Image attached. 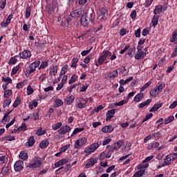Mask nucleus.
<instances>
[{"mask_svg":"<svg viewBox=\"0 0 177 177\" xmlns=\"http://www.w3.org/2000/svg\"><path fill=\"white\" fill-rule=\"evenodd\" d=\"M46 133V131L45 130H42V127H39L37 131H36V135L37 136H42Z\"/></svg>","mask_w":177,"mask_h":177,"instance_id":"obj_35","label":"nucleus"},{"mask_svg":"<svg viewBox=\"0 0 177 177\" xmlns=\"http://www.w3.org/2000/svg\"><path fill=\"white\" fill-rule=\"evenodd\" d=\"M34 93V90H32V88L31 86H28L27 88V95H32V93Z\"/></svg>","mask_w":177,"mask_h":177,"instance_id":"obj_62","label":"nucleus"},{"mask_svg":"<svg viewBox=\"0 0 177 177\" xmlns=\"http://www.w3.org/2000/svg\"><path fill=\"white\" fill-rule=\"evenodd\" d=\"M31 51L28 50H24L22 53H19L20 59L27 60L31 57Z\"/></svg>","mask_w":177,"mask_h":177,"instance_id":"obj_10","label":"nucleus"},{"mask_svg":"<svg viewBox=\"0 0 177 177\" xmlns=\"http://www.w3.org/2000/svg\"><path fill=\"white\" fill-rule=\"evenodd\" d=\"M57 70H59V66H51L49 69L50 75H56V74H57Z\"/></svg>","mask_w":177,"mask_h":177,"instance_id":"obj_22","label":"nucleus"},{"mask_svg":"<svg viewBox=\"0 0 177 177\" xmlns=\"http://www.w3.org/2000/svg\"><path fill=\"white\" fill-rule=\"evenodd\" d=\"M39 80L41 82H42L43 84H45V81L48 80V77H46V74L43 73L40 75V77H39Z\"/></svg>","mask_w":177,"mask_h":177,"instance_id":"obj_44","label":"nucleus"},{"mask_svg":"<svg viewBox=\"0 0 177 177\" xmlns=\"http://www.w3.org/2000/svg\"><path fill=\"white\" fill-rule=\"evenodd\" d=\"M61 106H63V102L62 101V100H55V107H60Z\"/></svg>","mask_w":177,"mask_h":177,"instance_id":"obj_53","label":"nucleus"},{"mask_svg":"<svg viewBox=\"0 0 177 177\" xmlns=\"http://www.w3.org/2000/svg\"><path fill=\"white\" fill-rule=\"evenodd\" d=\"M31 120H34L35 121H37V120H39V115L37 112H35L32 114Z\"/></svg>","mask_w":177,"mask_h":177,"instance_id":"obj_56","label":"nucleus"},{"mask_svg":"<svg viewBox=\"0 0 177 177\" xmlns=\"http://www.w3.org/2000/svg\"><path fill=\"white\" fill-rule=\"evenodd\" d=\"M85 129H84V127H81V128H76L75 129V130L73 131L71 136H73V135H77V133H79V132H82V131H84Z\"/></svg>","mask_w":177,"mask_h":177,"instance_id":"obj_43","label":"nucleus"},{"mask_svg":"<svg viewBox=\"0 0 177 177\" xmlns=\"http://www.w3.org/2000/svg\"><path fill=\"white\" fill-rule=\"evenodd\" d=\"M2 81L6 82V85H9V84H12V78L7 77H3Z\"/></svg>","mask_w":177,"mask_h":177,"instance_id":"obj_54","label":"nucleus"},{"mask_svg":"<svg viewBox=\"0 0 177 177\" xmlns=\"http://www.w3.org/2000/svg\"><path fill=\"white\" fill-rule=\"evenodd\" d=\"M121 146H122V141H118L111 146V149L112 151H117Z\"/></svg>","mask_w":177,"mask_h":177,"instance_id":"obj_17","label":"nucleus"},{"mask_svg":"<svg viewBox=\"0 0 177 177\" xmlns=\"http://www.w3.org/2000/svg\"><path fill=\"white\" fill-rule=\"evenodd\" d=\"M175 160H177V153H170V154L166 156L164 159L163 167L165 165H171L172 164V162H174V161H175Z\"/></svg>","mask_w":177,"mask_h":177,"instance_id":"obj_4","label":"nucleus"},{"mask_svg":"<svg viewBox=\"0 0 177 177\" xmlns=\"http://www.w3.org/2000/svg\"><path fill=\"white\" fill-rule=\"evenodd\" d=\"M132 80H133V77L131 76L125 80H120V85H125L126 84H128V82H130V81H132Z\"/></svg>","mask_w":177,"mask_h":177,"instance_id":"obj_36","label":"nucleus"},{"mask_svg":"<svg viewBox=\"0 0 177 177\" xmlns=\"http://www.w3.org/2000/svg\"><path fill=\"white\" fill-rule=\"evenodd\" d=\"M77 78H78V76L77 75H72L71 80L68 81V84H71L75 82V81H77Z\"/></svg>","mask_w":177,"mask_h":177,"instance_id":"obj_55","label":"nucleus"},{"mask_svg":"<svg viewBox=\"0 0 177 177\" xmlns=\"http://www.w3.org/2000/svg\"><path fill=\"white\" fill-rule=\"evenodd\" d=\"M21 103V99H20L19 97H17V99L15 100L12 106L16 109L17 106H19Z\"/></svg>","mask_w":177,"mask_h":177,"instance_id":"obj_47","label":"nucleus"},{"mask_svg":"<svg viewBox=\"0 0 177 177\" xmlns=\"http://www.w3.org/2000/svg\"><path fill=\"white\" fill-rule=\"evenodd\" d=\"M145 169L138 170L136 173L134 174L133 177L143 176V175L145 174Z\"/></svg>","mask_w":177,"mask_h":177,"instance_id":"obj_37","label":"nucleus"},{"mask_svg":"<svg viewBox=\"0 0 177 177\" xmlns=\"http://www.w3.org/2000/svg\"><path fill=\"white\" fill-rule=\"evenodd\" d=\"M114 114H115V109H111L108 111L106 113V121H110L113 117Z\"/></svg>","mask_w":177,"mask_h":177,"instance_id":"obj_20","label":"nucleus"},{"mask_svg":"<svg viewBox=\"0 0 177 177\" xmlns=\"http://www.w3.org/2000/svg\"><path fill=\"white\" fill-rule=\"evenodd\" d=\"M147 55V53H146L145 51H137L134 56V59H136V60H143Z\"/></svg>","mask_w":177,"mask_h":177,"instance_id":"obj_13","label":"nucleus"},{"mask_svg":"<svg viewBox=\"0 0 177 177\" xmlns=\"http://www.w3.org/2000/svg\"><path fill=\"white\" fill-rule=\"evenodd\" d=\"M100 146V144L99 142H94L85 148L84 153L88 155L92 154V153H95L99 149Z\"/></svg>","mask_w":177,"mask_h":177,"instance_id":"obj_3","label":"nucleus"},{"mask_svg":"<svg viewBox=\"0 0 177 177\" xmlns=\"http://www.w3.org/2000/svg\"><path fill=\"white\" fill-rule=\"evenodd\" d=\"M158 19H160V17H158V15H154L151 19V24L153 27H156V26H157V24H158Z\"/></svg>","mask_w":177,"mask_h":177,"instance_id":"obj_29","label":"nucleus"},{"mask_svg":"<svg viewBox=\"0 0 177 177\" xmlns=\"http://www.w3.org/2000/svg\"><path fill=\"white\" fill-rule=\"evenodd\" d=\"M73 17H72L71 13H70L68 17L65 18V20H66L65 26H68L70 24V22L73 20Z\"/></svg>","mask_w":177,"mask_h":177,"instance_id":"obj_48","label":"nucleus"},{"mask_svg":"<svg viewBox=\"0 0 177 177\" xmlns=\"http://www.w3.org/2000/svg\"><path fill=\"white\" fill-rule=\"evenodd\" d=\"M88 142V138L86 137H81L75 140L74 144V149H80L82 147Z\"/></svg>","mask_w":177,"mask_h":177,"instance_id":"obj_5","label":"nucleus"},{"mask_svg":"<svg viewBox=\"0 0 177 177\" xmlns=\"http://www.w3.org/2000/svg\"><path fill=\"white\" fill-rule=\"evenodd\" d=\"M150 103H151V100L148 99L146 101H144L143 102L140 104L138 105V107H139V109H142V107H146V106H149V104H150Z\"/></svg>","mask_w":177,"mask_h":177,"instance_id":"obj_25","label":"nucleus"},{"mask_svg":"<svg viewBox=\"0 0 177 177\" xmlns=\"http://www.w3.org/2000/svg\"><path fill=\"white\" fill-rule=\"evenodd\" d=\"M75 99V97H74L73 95H71V96L66 97L65 99L64 102H65L66 104H68V105L71 104L74 102Z\"/></svg>","mask_w":177,"mask_h":177,"instance_id":"obj_28","label":"nucleus"},{"mask_svg":"<svg viewBox=\"0 0 177 177\" xmlns=\"http://www.w3.org/2000/svg\"><path fill=\"white\" fill-rule=\"evenodd\" d=\"M177 106V101H174L169 106V109H175V107H176Z\"/></svg>","mask_w":177,"mask_h":177,"instance_id":"obj_64","label":"nucleus"},{"mask_svg":"<svg viewBox=\"0 0 177 177\" xmlns=\"http://www.w3.org/2000/svg\"><path fill=\"white\" fill-rule=\"evenodd\" d=\"M150 85H151V82L149 81L140 88V92H144V91H146V89H147Z\"/></svg>","mask_w":177,"mask_h":177,"instance_id":"obj_50","label":"nucleus"},{"mask_svg":"<svg viewBox=\"0 0 177 177\" xmlns=\"http://www.w3.org/2000/svg\"><path fill=\"white\" fill-rule=\"evenodd\" d=\"M19 157V158H21V160H24V161H26V160L28 158V153H27V151H22L20 152Z\"/></svg>","mask_w":177,"mask_h":177,"instance_id":"obj_23","label":"nucleus"},{"mask_svg":"<svg viewBox=\"0 0 177 177\" xmlns=\"http://www.w3.org/2000/svg\"><path fill=\"white\" fill-rule=\"evenodd\" d=\"M142 99H143V93H139L134 97L133 101L139 103V102L141 101Z\"/></svg>","mask_w":177,"mask_h":177,"instance_id":"obj_34","label":"nucleus"},{"mask_svg":"<svg viewBox=\"0 0 177 177\" xmlns=\"http://www.w3.org/2000/svg\"><path fill=\"white\" fill-rule=\"evenodd\" d=\"M70 147V145H66L61 148H59L60 153H64L67 149H68Z\"/></svg>","mask_w":177,"mask_h":177,"instance_id":"obj_58","label":"nucleus"},{"mask_svg":"<svg viewBox=\"0 0 177 177\" xmlns=\"http://www.w3.org/2000/svg\"><path fill=\"white\" fill-rule=\"evenodd\" d=\"M127 100H123L122 101H120L118 103H115V106H124V104H127Z\"/></svg>","mask_w":177,"mask_h":177,"instance_id":"obj_63","label":"nucleus"},{"mask_svg":"<svg viewBox=\"0 0 177 177\" xmlns=\"http://www.w3.org/2000/svg\"><path fill=\"white\" fill-rule=\"evenodd\" d=\"M164 88H165V84L158 83V85L156 87L150 91L149 95H151L152 97H157V96L162 92V89H164Z\"/></svg>","mask_w":177,"mask_h":177,"instance_id":"obj_1","label":"nucleus"},{"mask_svg":"<svg viewBox=\"0 0 177 177\" xmlns=\"http://www.w3.org/2000/svg\"><path fill=\"white\" fill-rule=\"evenodd\" d=\"M109 55H110V52L109 51H104L102 53L101 56L98 58V64H100V66H101V64L104 63V60L107 59V57L109 56Z\"/></svg>","mask_w":177,"mask_h":177,"instance_id":"obj_12","label":"nucleus"},{"mask_svg":"<svg viewBox=\"0 0 177 177\" xmlns=\"http://www.w3.org/2000/svg\"><path fill=\"white\" fill-rule=\"evenodd\" d=\"M162 12V6H156L153 10V15H160Z\"/></svg>","mask_w":177,"mask_h":177,"instance_id":"obj_30","label":"nucleus"},{"mask_svg":"<svg viewBox=\"0 0 177 177\" xmlns=\"http://www.w3.org/2000/svg\"><path fill=\"white\" fill-rule=\"evenodd\" d=\"M129 156H130V155L128 154V155H126V156H124L120 158V161H122V160H126L123 162V164H124V165H127V164H129V162H131V159L128 158V157H129Z\"/></svg>","mask_w":177,"mask_h":177,"instance_id":"obj_27","label":"nucleus"},{"mask_svg":"<svg viewBox=\"0 0 177 177\" xmlns=\"http://www.w3.org/2000/svg\"><path fill=\"white\" fill-rule=\"evenodd\" d=\"M85 12H84V10L79 8L77 10H74L73 12H71V16L75 17V16L77 17H80V16H82L83 15H84Z\"/></svg>","mask_w":177,"mask_h":177,"instance_id":"obj_14","label":"nucleus"},{"mask_svg":"<svg viewBox=\"0 0 177 177\" xmlns=\"http://www.w3.org/2000/svg\"><path fill=\"white\" fill-rule=\"evenodd\" d=\"M24 168V162L21 160H17L14 165V169L15 172H21Z\"/></svg>","mask_w":177,"mask_h":177,"instance_id":"obj_6","label":"nucleus"},{"mask_svg":"<svg viewBox=\"0 0 177 177\" xmlns=\"http://www.w3.org/2000/svg\"><path fill=\"white\" fill-rule=\"evenodd\" d=\"M86 103H88V99L80 97L79 102H77V106L78 109H84V107H86Z\"/></svg>","mask_w":177,"mask_h":177,"instance_id":"obj_11","label":"nucleus"},{"mask_svg":"<svg viewBox=\"0 0 177 177\" xmlns=\"http://www.w3.org/2000/svg\"><path fill=\"white\" fill-rule=\"evenodd\" d=\"M34 143H35V139H34V136L30 137L28 141V145L29 147H31V146H33Z\"/></svg>","mask_w":177,"mask_h":177,"instance_id":"obj_46","label":"nucleus"},{"mask_svg":"<svg viewBox=\"0 0 177 177\" xmlns=\"http://www.w3.org/2000/svg\"><path fill=\"white\" fill-rule=\"evenodd\" d=\"M113 131H114V127L111 125L104 126L102 128V131L104 133H111Z\"/></svg>","mask_w":177,"mask_h":177,"instance_id":"obj_16","label":"nucleus"},{"mask_svg":"<svg viewBox=\"0 0 177 177\" xmlns=\"http://www.w3.org/2000/svg\"><path fill=\"white\" fill-rule=\"evenodd\" d=\"M86 15H88V12H85L81 17V24L83 27H86L89 24V20L86 18Z\"/></svg>","mask_w":177,"mask_h":177,"instance_id":"obj_15","label":"nucleus"},{"mask_svg":"<svg viewBox=\"0 0 177 177\" xmlns=\"http://www.w3.org/2000/svg\"><path fill=\"white\" fill-rule=\"evenodd\" d=\"M107 13V10L106 8H102L100 12V15L98 16V19L102 20V19H104V16Z\"/></svg>","mask_w":177,"mask_h":177,"instance_id":"obj_26","label":"nucleus"},{"mask_svg":"<svg viewBox=\"0 0 177 177\" xmlns=\"http://www.w3.org/2000/svg\"><path fill=\"white\" fill-rule=\"evenodd\" d=\"M39 64H41L40 61H35V62L30 64L29 65V74H31L32 73H34L37 70V67H39Z\"/></svg>","mask_w":177,"mask_h":177,"instance_id":"obj_9","label":"nucleus"},{"mask_svg":"<svg viewBox=\"0 0 177 177\" xmlns=\"http://www.w3.org/2000/svg\"><path fill=\"white\" fill-rule=\"evenodd\" d=\"M67 71H68V65H65L61 69L59 77L64 75V74H66Z\"/></svg>","mask_w":177,"mask_h":177,"instance_id":"obj_33","label":"nucleus"},{"mask_svg":"<svg viewBox=\"0 0 177 177\" xmlns=\"http://www.w3.org/2000/svg\"><path fill=\"white\" fill-rule=\"evenodd\" d=\"M17 57H19V55H15L10 59L11 64H16L17 63Z\"/></svg>","mask_w":177,"mask_h":177,"instance_id":"obj_59","label":"nucleus"},{"mask_svg":"<svg viewBox=\"0 0 177 177\" xmlns=\"http://www.w3.org/2000/svg\"><path fill=\"white\" fill-rule=\"evenodd\" d=\"M12 113V111L7 112L4 116L3 118L2 119V122H8L9 121V115Z\"/></svg>","mask_w":177,"mask_h":177,"instance_id":"obj_45","label":"nucleus"},{"mask_svg":"<svg viewBox=\"0 0 177 177\" xmlns=\"http://www.w3.org/2000/svg\"><path fill=\"white\" fill-rule=\"evenodd\" d=\"M26 131H27V125L26 124V123H22V124L16 130L14 129V131H12L16 133V132H26Z\"/></svg>","mask_w":177,"mask_h":177,"instance_id":"obj_21","label":"nucleus"},{"mask_svg":"<svg viewBox=\"0 0 177 177\" xmlns=\"http://www.w3.org/2000/svg\"><path fill=\"white\" fill-rule=\"evenodd\" d=\"M12 19H13V15H8V17L6 19V21L1 23L2 27H4L5 28H6V27H8L9 24H10V21L12 20Z\"/></svg>","mask_w":177,"mask_h":177,"instance_id":"obj_19","label":"nucleus"},{"mask_svg":"<svg viewBox=\"0 0 177 177\" xmlns=\"http://www.w3.org/2000/svg\"><path fill=\"white\" fill-rule=\"evenodd\" d=\"M8 174H9V167L5 166L1 169V175H3V176H6V175H8Z\"/></svg>","mask_w":177,"mask_h":177,"instance_id":"obj_39","label":"nucleus"},{"mask_svg":"<svg viewBox=\"0 0 177 177\" xmlns=\"http://www.w3.org/2000/svg\"><path fill=\"white\" fill-rule=\"evenodd\" d=\"M59 135H65V133H68L71 132V127L68 125L61 126L60 129L57 131Z\"/></svg>","mask_w":177,"mask_h":177,"instance_id":"obj_7","label":"nucleus"},{"mask_svg":"<svg viewBox=\"0 0 177 177\" xmlns=\"http://www.w3.org/2000/svg\"><path fill=\"white\" fill-rule=\"evenodd\" d=\"M48 62L45 61V62H43L40 66L39 67V70H42L44 68H46V67H48Z\"/></svg>","mask_w":177,"mask_h":177,"instance_id":"obj_57","label":"nucleus"},{"mask_svg":"<svg viewBox=\"0 0 177 177\" xmlns=\"http://www.w3.org/2000/svg\"><path fill=\"white\" fill-rule=\"evenodd\" d=\"M92 49H93V47H91L90 49L88 50H83L81 53L82 56H86V55H88V53L91 52V50H92Z\"/></svg>","mask_w":177,"mask_h":177,"instance_id":"obj_60","label":"nucleus"},{"mask_svg":"<svg viewBox=\"0 0 177 177\" xmlns=\"http://www.w3.org/2000/svg\"><path fill=\"white\" fill-rule=\"evenodd\" d=\"M97 162V159L96 158H90L86 160L85 164V168L88 169V168H91V167H93Z\"/></svg>","mask_w":177,"mask_h":177,"instance_id":"obj_8","label":"nucleus"},{"mask_svg":"<svg viewBox=\"0 0 177 177\" xmlns=\"http://www.w3.org/2000/svg\"><path fill=\"white\" fill-rule=\"evenodd\" d=\"M177 37V30H174L173 32H172V36H171V38L170 39V41L171 42H175V41H176V37Z\"/></svg>","mask_w":177,"mask_h":177,"instance_id":"obj_52","label":"nucleus"},{"mask_svg":"<svg viewBox=\"0 0 177 177\" xmlns=\"http://www.w3.org/2000/svg\"><path fill=\"white\" fill-rule=\"evenodd\" d=\"M12 90H6L4 91L3 97L9 98L10 96H12Z\"/></svg>","mask_w":177,"mask_h":177,"instance_id":"obj_42","label":"nucleus"},{"mask_svg":"<svg viewBox=\"0 0 177 177\" xmlns=\"http://www.w3.org/2000/svg\"><path fill=\"white\" fill-rule=\"evenodd\" d=\"M77 63H78V58L77 57H75L72 59L71 67L75 68V67H77Z\"/></svg>","mask_w":177,"mask_h":177,"instance_id":"obj_51","label":"nucleus"},{"mask_svg":"<svg viewBox=\"0 0 177 177\" xmlns=\"http://www.w3.org/2000/svg\"><path fill=\"white\" fill-rule=\"evenodd\" d=\"M162 104H154L149 110L150 113H153V111H157L158 109H161Z\"/></svg>","mask_w":177,"mask_h":177,"instance_id":"obj_24","label":"nucleus"},{"mask_svg":"<svg viewBox=\"0 0 177 177\" xmlns=\"http://www.w3.org/2000/svg\"><path fill=\"white\" fill-rule=\"evenodd\" d=\"M62 125H63L62 122L54 124L52 125V129H53L54 131H57V129L62 127Z\"/></svg>","mask_w":177,"mask_h":177,"instance_id":"obj_41","label":"nucleus"},{"mask_svg":"<svg viewBox=\"0 0 177 177\" xmlns=\"http://www.w3.org/2000/svg\"><path fill=\"white\" fill-rule=\"evenodd\" d=\"M153 158H154V156H150L147 157L143 161V164L146 163V162H149V161H151V160H153Z\"/></svg>","mask_w":177,"mask_h":177,"instance_id":"obj_61","label":"nucleus"},{"mask_svg":"<svg viewBox=\"0 0 177 177\" xmlns=\"http://www.w3.org/2000/svg\"><path fill=\"white\" fill-rule=\"evenodd\" d=\"M67 162H68V159H61L55 164V167L59 168V167H62V165H64L65 164H67Z\"/></svg>","mask_w":177,"mask_h":177,"instance_id":"obj_18","label":"nucleus"},{"mask_svg":"<svg viewBox=\"0 0 177 177\" xmlns=\"http://www.w3.org/2000/svg\"><path fill=\"white\" fill-rule=\"evenodd\" d=\"M49 146V141L48 140H44L41 142L40 143V148L41 149H46Z\"/></svg>","mask_w":177,"mask_h":177,"instance_id":"obj_32","label":"nucleus"},{"mask_svg":"<svg viewBox=\"0 0 177 177\" xmlns=\"http://www.w3.org/2000/svg\"><path fill=\"white\" fill-rule=\"evenodd\" d=\"M41 165H42V159L41 158L35 157L28 163L27 167L32 169L39 168Z\"/></svg>","mask_w":177,"mask_h":177,"instance_id":"obj_2","label":"nucleus"},{"mask_svg":"<svg viewBox=\"0 0 177 177\" xmlns=\"http://www.w3.org/2000/svg\"><path fill=\"white\" fill-rule=\"evenodd\" d=\"M10 103H12L11 98H5L3 100V107L5 109L8 107V106H10Z\"/></svg>","mask_w":177,"mask_h":177,"instance_id":"obj_31","label":"nucleus"},{"mask_svg":"<svg viewBox=\"0 0 177 177\" xmlns=\"http://www.w3.org/2000/svg\"><path fill=\"white\" fill-rule=\"evenodd\" d=\"M175 120V117L174 115L169 116L166 119H165V124L167 125L168 124H170V122H172Z\"/></svg>","mask_w":177,"mask_h":177,"instance_id":"obj_40","label":"nucleus"},{"mask_svg":"<svg viewBox=\"0 0 177 177\" xmlns=\"http://www.w3.org/2000/svg\"><path fill=\"white\" fill-rule=\"evenodd\" d=\"M117 75H118V71H117L116 70L113 71L109 73V78H111L112 80H114V78H115V77H117Z\"/></svg>","mask_w":177,"mask_h":177,"instance_id":"obj_38","label":"nucleus"},{"mask_svg":"<svg viewBox=\"0 0 177 177\" xmlns=\"http://www.w3.org/2000/svg\"><path fill=\"white\" fill-rule=\"evenodd\" d=\"M30 16H31V7L28 6L26 8V10L25 17H26V19H28V17H30Z\"/></svg>","mask_w":177,"mask_h":177,"instance_id":"obj_49","label":"nucleus"}]
</instances>
